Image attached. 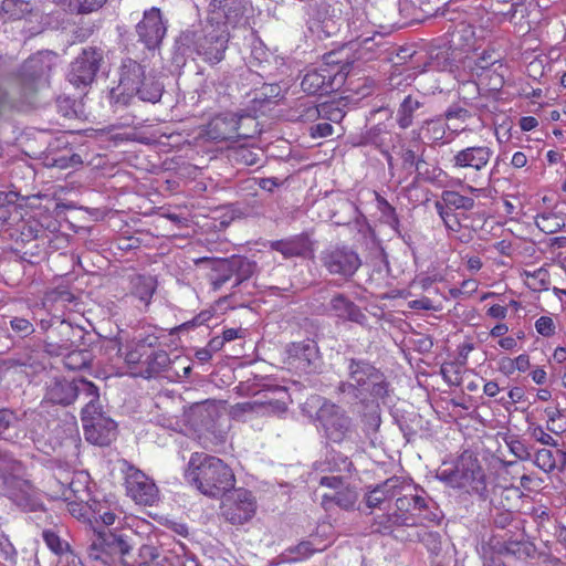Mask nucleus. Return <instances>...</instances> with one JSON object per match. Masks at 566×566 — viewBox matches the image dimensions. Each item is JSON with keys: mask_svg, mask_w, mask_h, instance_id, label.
<instances>
[{"mask_svg": "<svg viewBox=\"0 0 566 566\" xmlns=\"http://www.w3.org/2000/svg\"><path fill=\"white\" fill-rule=\"evenodd\" d=\"M19 424V418L17 413L10 409H0V434H4V439L12 440L18 436L6 434V432L15 428Z\"/></svg>", "mask_w": 566, "mask_h": 566, "instance_id": "obj_49", "label": "nucleus"}, {"mask_svg": "<svg viewBox=\"0 0 566 566\" xmlns=\"http://www.w3.org/2000/svg\"><path fill=\"white\" fill-rule=\"evenodd\" d=\"M9 235L17 242H30L35 239L40 232V224L34 219H17L14 218L13 226L8 228Z\"/></svg>", "mask_w": 566, "mask_h": 566, "instance_id": "obj_31", "label": "nucleus"}, {"mask_svg": "<svg viewBox=\"0 0 566 566\" xmlns=\"http://www.w3.org/2000/svg\"><path fill=\"white\" fill-rule=\"evenodd\" d=\"M91 363V353L88 350H73L64 357V366L71 370H80L87 367Z\"/></svg>", "mask_w": 566, "mask_h": 566, "instance_id": "obj_46", "label": "nucleus"}, {"mask_svg": "<svg viewBox=\"0 0 566 566\" xmlns=\"http://www.w3.org/2000/svg\"><path fill=\"white\" fill-rule=\"evenodd\" d=\"M101 52L95 49H85L71 64L67 78L76 87L90 85L99 69Z\"/></svg>", "mask_w": 566, "mask_h": 566, "instance_id": "obj_14", "label": "nucleus"}, {"mask_svg": "<svg viewBox=\"0 0 566 566\" xmlns=\"http://www.w3.org/2000/svg\"><path fill=\"white\" fill-rule=\"evenodd\" d=\"M510 450L521 460H528L531 453L525 444L520 440H512L509 443Z\"/></svg>", "mask_w": 566, "mask_h": 566, "instance_id": "obj_63", "label": "nucleus"}, {"mask_svg": "<svg viewBox=\"0 0 566 566\" xmlns=\"http://www.w3.org/2000/svg\"><path fill=\"white\" fill-rule=\"evenodd\" d=\"M399 488L400 478L394 476L386 480L367 493L365 497L366 505L369 509H389L391 501L401 493Z\"/></svg>", "mask_w": 566, "mask_h": 566, "instance_id": "obj_22", "label": "nucleus"}, {"mask_svg": "<svg viewBox=\"0 0 566 566\" xmlns=\"http://www.w3.org/2000/svg\"><path fill=\"white\" fill-rule=\"evenodd\" d=\"M287 364L300 373L316 371L321 367V355L317 345L312 340L293 343L287 348Z\"/></svg>", "mask_w": 566, "mask_h": 566, "instance_id": "obj_18", "label": "nucleus"}, {"mask_svg": "<svg viewBox=\"0 0 566 566\" xmlns=\"http://www.w3.org/2000/svg\"><path fill=\"white\" fill-rule=\"evenodd\" d=\"M331 52L324 56V63L306 71L301 86L311 95L327 94L337 91L348 74V63H343Z\"/></svg>", "mask_w": 566, "mask_h": 566, "instance_id": "obj_6", "label": "nucleus"}, {"mask_svg": "<svg viewBox=\"0 0 566 566\" xmlns=\"http://www.w3.org/2000/svg\"><path fill=\"white\" fill-rule=\"evenodd\" d=\"M106 0H70V11L76 13H88L99 9Z\"/></svg>", "mask_w": 566, "mask_h": 566, "instance_id": "obj_53", "label": "nucleus"}, {"mask_svg": "<svg viewBox=\"0 0 566 566\" xmlns=\"http://www.w3.org/2000/svg\"><path fill=\"white\" fill-rule=\"evenodd\" d=\"M534 464L544 472L563 469L566 465V452L559 449L551 450L542 448L536 451Z\"/></svg>", "mask_w": 566, "mask_h": 566, "instance_id": "obj_30", "label": "nucleus"}, {"mask_svg": "<svg viewBox=\"0 0 566 566\" xmlns=\"http://www.w3.org/2000/svg\"><path fill=\"white\" fill-rule=\"evenodd\" d=\"M319 484L332 490L322 495V505L325 510H329L333 503L343 510H353L355 507L358 493L355 489L345 486L339 475L323 476L319 480Z\"/></svg>", "mask_w": 566, "mask_h": 566, "instance_id": "obj_16", "label": "nucleus"}, {"mask_svg": "<svg viewBox=\"0 0 566 566\" xmlns=\"http://www.w3.org/2000/svg\"><path fill=\"white\" fill-rule=\"evenodd\" d=\"M231 158L234 163L245 166H254L260 161L259 154L247 147L235 148L231 154Z\"/></svg>", "mask_w": 566, "mask_h": 566, "instance_id": "obj_52", "label": "nucleus"}, {"mask_svg": "<svg viewBox=\"0 0 566 566\" xmlns=\"http://www.w3.org/2000/svg\"><path fill=\"white\" fill-rule=\"evenodd\" d=\"M9 325H10L11 329L19 337H22V338L28 337L34 333L33 324L24 317H19V316L11 317L9 321Z\"/></svg>", "mask_w": 566, "mask_h": 566, "instance_id": "obj_54", "label": "nucleus"}, {"mask_svg": "<svg viewBox=\"0 0 566 566\" xmlns=\"http://www.w3.org/2000/svg\"><path fill=\"white\" fill-rule=\"evenodd\" d=\"M137 33L148 49H154L161 42L166 27L158 9L153 8L145 12L143 20L137 24Z\"/></svg>", "mask_w": 566, "mask_h": 566, "instance_id": "obj_20", "label": "nucleus"}, {"mask_svg": "<svg viewBox=\"0 0 566 566\" xmlns=\"http://www.w3.org/2000/svg\"><path fill=\"white\" fill-rule=\"evenodd\" d=\"M82 386V395L80 398L85 400V406L82 409L81 419L83 426H85L86 422L95 421L97 420L96 418H104L105 416L102 412V406L99 403L98 388L91 381Z\"/></svg>", "mask_w": 566, "mask_h": 566, "instance_id": "obj_28", "label": "nucleus"}, {"mask_svg": "<svg viewBox=\"0 0 566 566\" xmlns=\"http://www.w3.org/2000/svg\"><path fill=\"white\" fill-rule=\"evenodd\" d=\"M422 105L423 103L420 99L411 95L406 96L397 111L396 120L398 126L402 129L410 127L413 123L416 112L422 107Z\"/></svg>", "mask_w": 566, "mask_h": 566, "instance_id": "obj_34", "label": "nucleus"}, {"mask_svg": "<svg viewBox=\"0 0 566 566\" xmlns=\"http://www.w3.org/2000/svg\"><path fill=\"white\" fill-rule=\"evenodd\" d=\"M130 545L124 534L102 531L93 527L91 544L87 548L92 560L101 562L104 566L113 565L130 551Z\"/></svg>", "mask_w": 566, "mask_h": 566, "instance_id": "obj_8", "label": "nucleus"}, {"mask_svg": "<svg viewBox=\"0 0 566 566\" xmlns=\"http://www.w3.org/2000/svg\"><path fill=\"white\" fill-rule=\"evenodd\" d=\"M96 419L83 426L85 438L93 444L107 446L116 436V423L107 417Z\"/></svg>", "mask_w": 566, "mask_h": 566, "instance_id": "obj_23", "label": "nucleus"}, {"mask_svg": "<svg viewBox=\"0 0 566 566\" xmlns=\"http://www.w3.org/2000/svg\"><path fill=\"white\" fill-rule=\"evenodd\" d=\"M494 155V150L489 145L465 146L453 151L449 159L450 166L455 171H464L465 178L478 184L482 174L486 170Z\"/></svg>", "mask_w": 566, "mask_h": 566, "instance_id": "obj_9", "label": "nucleus"}, {"mask_svg": "<svg viewBox=\"0 0 566 566\" xmlns=\"http://www.w3.org/2000/svg\"><path fill=\"white\" fill-rule=\"evenodd\" d=\"M465 475L467 481H464L465 483L462 489H465L469 493L476 494L484 501L491 497V491L485 474L476 461L470 459L467 462Z\"/></svg>", "mask_w": 566, "mask_h": 566, "instance_id": "obj_25", "label": "nucleus"}, {"mask_svg": "<svg viewBox=\"0 0 566 566\" xmlns=\"http://www.w3.org/2000/svg\"><path fill=\"white\" fill-rule=\"evenodd\" d=\"M90 381L83 378L69 380L53 378L46 384L44 399L54 405L69 406L82 395V385Z\"/></svg>", "mask_w": 566, "mask_h": 566, "instance_id": "obj_19", "label": "nucleus"}, {"mask_svg": "<svg viewBox=\"0 0 566 566\" xmlns=\"http://www.w3.org/2000/svg\"><path fill=\"white\" fill-rule=\"evenodd\" d=\"M147 350H143L135 343L134 346L126 353L125 360L128 365H142L144 366L145 355Z\"/></svg>", "mask_w": 566, "mask_h": 566, "instance_id": "obj_60", "label": "nucleus"}, {"mask_svg": "<svg viewBox=\"0 0 566 566\" xmlns=\"http://www.w3.org/2000/svg\"><path fill=\"white\" fill-rule=\"evenodd\" d=\"M157 282L150 275H137L132 280V294L147 307L155 293Z\"/></svg>", "mask_w": 566, "mask_h": 566, "instance_id": "obj_32", "label": "nucleus"}, {"mask_svg": "<svg viewBox=\"0 0 566 566\" xmlns=\"http://www.w3.org/2000/svg\"><path fill=\"white\" fill-rule=\"evenodd\" d=\"M402 166L406 170L420 169V165L423 163L422 159H418L416 153L411 149H405L401 151Z\"/></svg>", "mask_w": 566, "mask_h": 566, "instance_id": "obj_61", "label": "nucleus"}, {"mask_svg": "<svg viewBox=\"0 0 566 566\" xmlns=\"http://www.w3.org/2000/svg\"><path fill=\"white\" fill-rule=\"evenodd\" d=\"M186 480L210 497H220L233 489L234 474L221 459L203 453L191 454L185 472Z\"/></svg>", "mask_w": 566, "mask_h": 566, "instance_id": "obj_3", "label": "nucleus"}, {"mask_svg": "<svg viewBox=\"0 0 566 566\" xmlns=\"http://www.w3.org/2000/svg\"><path fill=\"white\" fill-rule=\"evenodd\" d=\"M0 478L6 493L18 506L35 512L42 509L36 491L25 479L24 465L10 453L0 450Z\"/></svg>", "mask_w": 566, "mask_h": 566, "instance_id": "obj_5", "label": "nucleus"}, {"mask_svg": "<svg viewBox=\"0 0 566 566\" xmlns=\"http://www.w3.org/2000/svg\"><path fill=\"white\" fill-rule=\"evenodd\" d=\"M444 207L451 210L470 211L474 208L475 201L472 197L464 196L454 190H444L439 200Z\"/></svg>", "mask_w": 566, "mask_h": 566, "instance_id": "obj_36", "label": "nucleus"}, {"mask_svg": "<svg viewBox=\"0 0 566 566\" xmlns=\"http://www.w3.org/2000/svg\"><path fill=\"white\" fill-rule=\"evenodd\" d=\"M535 224L542 232L552 234L563 229L565 227V221L556 213L544 212L536 216Z\"/></svg>", "mask_w": 566, "mask_h": 566, "instance_id": "obj_41", "label": "nucleus"}, {"mask_svg": "<svg viewBox=\"0 0 566 566\" xmlns=\"http://www.w3.org/2000/svg\"><path fill=\"white\" fill-rule=\"evenodd\" d=\"M319 118L327 119L332 123H339L344 116V111L337 103H323L319 105Z\"/></svg>", "mask_w": 566, "mask_h": 566, "instance_id": "obj_51", "label": "nucleus"}, {"mask_svg": "<svg viewBox=\"0 0 566 566\" xmlns=\"http://www.w3.org/2000/svg\"><path fill=\"white\" fill-rule=\"evenodd\" d=\"M389 135L384 128L377 126L371 128L366 135V142L378 147L385 144L386 136Z\"/></svg>", "mask_w": 566, "mask_h": 566, "instance_id": "obj_62", "label": "nucleus"}, {"mask_svg": "<svg viewBox=\"0 0 566 566\" xmlns=\"http://www.w3.org/2000/svg\"><path fill=\"white\" fill-rule=\"evenodd\" d=\"M444 120H453V119H458L462 123H464L465 120H468L470 117H471V114L470 112L464 108V107H461L459 105H452L450 106L446 112H444Z\"/></svg>", "mask_w": 566, "mask_h": 566, "instance_id": "obj_59", "label": "nucleus"}, {"mask_svg": "<svg viewBox=\"0 0 566 566\" xmlns=\"http://www.w3.org/2000/svg\"><path fill=\"white\" fill-rule=\"evenodd\" d=\"M125 488L127 495L137 504L154 505L159 499V490L155 482L132 465L125 471Z\"/></svg>", "mask_w": 566, "mask_h": 566, "instance_id": "obj_12", "label": "nucleus"}, {"mask_svg": "<svg viewBox=\"0 0 566 566\" xmlns=\"http://www.w3.org/2000/svg\"><path fill=\"white\" fill-rule=\"evenodd\" d=\"M229 25L223 22H206L191 34V43L196 53L205 61L218 63L223 59L229 41Z\"/></svg>", "mask_w": 566, "mask_h": 566, "instance_id": "obj_7", "label": "nucleus"}, {"mask_svg": "<svg viewBox=\"0 0 566 566\" xmlns=\"http://www.w3.org/2000/svg\"><path fill=\"white\" fill-rule=\"evenodd\" d=\"M317 421L326 439L334 443L350 440L355 433L352 418L339 406L324 402L317 411Z\"/></svg>", "mask_w": 566, "mask_h": 566, "instance_id": "obj_10", "label": "nucleus"}, {"mask_svg": "<svg viewBox=\"0 0 566 566\" xmlns=\"http://www.w3.org/2000/svg\"><path fill=\"white\" fill-rule=\"evenodd\" d=\"M349 31L354 40L370 50L369 42H371L375 35L378 33L375 28L376 24L369 21L368 13L364 9H353L352 17L348 21Z\"/></svg>", "mask_w": 566, "mask_h": 566, "instance_id": "obj_21", "label": "nucleus"}, {"mask_svg": "<svg viewBox=\"0 0 566 566\" xmlns=\"http://www.w3.org/2000/svg\"><path fill=\"white\" fill-rule=\"evenodd\" d=\"M169 364V357L166 352L164 350H151L148 352L145 355V374L146 377H151L154 375L159 374L163 371L167 365Z\"/></svg>", "mask_w": 566, "mask_h": 566, "instance_id": "obj_39", "label": "nucleus"}, {"mask_svg": "<svg viewBox=\"0 0 566 566\" xmlns=\"http://www.w3.org/2000/svg\"><path fill=\"white\" fill-rule=\"evenodd\" d=\"M449 128L447 122L439 117L424 120L421 126V133L431 146H443L451 142L447 133Z\"/></svg>", "mask_w": 566, "mask_h": 566, "instance_id": "obj_29", "label": "nucleus"}, {"mask_svg": "<svg viewBox=\"0 0 566 566\" xmlns=\"http://www.w3.org/2000/svg\"><path fill=\"white\" fill-rule=\"evenodd\" d=\"M347 371V379L338 386L340 392L360 400L379 399L388 394L389 384L385 375L369 361L350 358Z\"/></svg>", "mask_w": 566, "mask_h": 566, "instance_id": "obj_4", "label": "nucleus"}, {"mask_svg": "<svg viewBox=\"0 0 566 566\" xmlns=\"http://www.w3.org/2000/svg\"><path fill=\"white\" fill-rule=\"evenodd\" d=\"M164 85L155 77H147L145 69L132 59L124 60L119 72V82L109 91V103L114 107H125L135 97L143 102L157 103L161 98Z\"/></svg>", "mask_w": 566, "mask_h": 566, "instance_id": "obj_2", "label": "nucleus"}, {"mask_svg": "<svg viewBox=\"0 0 566 566\" xmlns=\"http://www.w3.org/2000/svg\"><path fill=\"white\" fill-rule=\"evenodd\" d=\"M324 268L334 275L344 279L352 277L359 269L361 261L359 255L347 245H329L321 254Z\"/></svg>", "mask_w": 566, "mask_h": 566, "instance_id": "obj_11", "label": "nucleus"}, {"mask_svg": "<svg viewBox=\"0 0 566 566\" xmlns=\"http://www.w3.org/2000/svg\"><path fill=\"white\" fill-rule=\"evenodd\" d=\"M535 329L543 337H552L557 332V324L551 316H541L535 321Z\"/></svg>", "mask_w": 566, "mask_h": 566, "instance_id": "obj_55", "label": "nucleus"}, {"mask_svg": "<svg viewBox=\"0 0 566 566\" xmlns=\"http://www.w3.org/2000/svg\"><path fill=\"white\" fill-rule=\"evenodd\" d=\"M467 463L462 459L454 468L441 469L437 476L440 481L447 483L452 488L462 489L465 480Z\"/></svg>", "mask_w": 566, "mask_h": 566, "instance_id": "obj_37", "label": "nucleus"}, {"mask_svg": "<svg viewBox=\"0 0 566 566\" xmlns=\"http://www.w3.org/2000/svg\"><path fill=\"white\" fill-rule=\"evenodd\" d=\"M526 285L536 292L546 291L549 286V273L546 269L539 268L534 271H525Z\"/></svg>", "mask_w": 566, "mask_h": 566, "instance_id": "obj_43", "label": "nucleus"}, {"mask_svg": "<svg viewBox=\"0 0 566 566\" xmlns=\"http://www.w3.org/2000/svg\"><path fill=\"white\" fill-rule=\"evenodd\" d=\"M255 501L250 491L239 489L222 503V514L231 524H244L255 513Z\"/></svg>", "mask_w": 566, "mask_h": 566, "instance_id": "obj_17", "label": "nucleus"}, {"mask_svg": "<svg viewBox=\"0 0 566 566\" xmlns=\"http://www.w3.org/2000/svg\"><path fill=\"white\" fill-rule=\"evenodd\" d=\"M1 8L13 20L22 19L32 10L31 3L24 0H3Z\"/></svg>", "mask_w": 566, "mask_h": 566, "instance_id": "obj_45", "label": "nucleus"}, {"mask_svg": "<svg viewBox=\"0 0 566 566\" xmlns=\"http://www.w3.org/2000/svg\"><path fill=\"white\" fill-rule=\"evenodd\" d=\"M331 310L343 321H349L358 325H367V316L354 302L343 294H337L331 300Z\"/></svg>", "mask_w": 566, "mask_h": 566, "instance_id": "obj_26", "label": "nucleus"}, {"mask_svg": "<svg viewBox=\"0 0 566 566\" xmlns=\"http://www.w3.org/2000/svg\"><path fill=\"white\" fill-rule=\"evenodd\" d=\"M56 55L52 52H39L28 59L21 67L23 84L33 91L48 83L50 73L55 65Z\"/></svg>", "mask_w": 566, "mask_h": 566, "instance_id": "obj_13", "label": "nucleus"}, {"mask_svg": "<svg viewBox=\"0 0 566 566\" xmlns=\"http://www.w3.org/2000/svg\"><path fill=\"white\" fill-rule=\"evenodd\" d=\"M18 192L14 191H0V227H7L6 230L11 228V226H13L14 218L20 216V213L15 211L13 217L9 210V206L13 205L18 200ZM14 210L17 209L14 208Z\"/></svg>", "mask_w": 566, "mask_h": 566, "instance_id": "obj_40", "label": "nucleus"}, {"mask_svg": "<svg viewBox=\"0 0 566 566\" xmlns=\"http://www.w3.org/2000/svg\"><path fill=\"white\" fill-rule=\"evenodd\" d=\"M234 272L233 286H238L243 281L250 279L256 271V263L248 258L234 256L229 260Z\"/></svg>", "mask_w": 566, "mask_h": 566, "instance_id": "obj_38", "label": "nucleus"}, {"mask_svg": "<svg viewBox=\"0 0 566 566\" xmlns=\"http://www.w3.org/2000/svg\"><path fill=\"white\" fill-rule=\"evenodd\" d=\"M527 433L532 439H534L537 442H541L542 444L552 447L557 446L556 440L549 433L545 432L543 427L538 424L530 423L527 428Z\"/></svg>", "mask_w": 566, "mask_h": 566, "instance_id": "obj_56", "label": "nucleus"}, {"mask_svg": "<svg viewBox=\"0 0 566 566\" xmlns=\"http://www.w3.org/2000/svg\"><path fill=\"white\" fill-rule=\"evenodd\" d=\"M251 0H211L209 3V21L223 22L229 27L241 25Z\"/></svg>", "mask_w": 566, "mask_h": 566, "instance_id": "obj_15", "label": "nucleus"}, {"mask_svg": "<svg viewBox=\"0 0 566 566\" xmlns=\"http://www.w3.org/2000/svg\"><path fill=\"white\" fill-rule=\"evenodd\" d=\"M232 280L234 281V272L229 260L218 262L214 272L210 277L212 289L218 291Z\"/></svg>", "mask_w": 566, "mask_h": 566, "instance_id": "obj_42", "label": "nucleus"}, {"mask_svg": "<svg viewBox=\"0 0 566 566\" xmlns=\"http://www.w3.org/2000/svg\"><path fill=\"white\" fill-rule=\"evenodd\" d=\"M239 119L234 115L216 116L208 125V135L214 140H230L239 136Z\"/></svg>", "mask_w": 566, "mask_h": 566, "instance_id": "obj_27", "label": "nucleus"}, {"mask_svg": "<svg viewBox=\"0 0 566 566\" xmlns=\"http://www.w3.org/2000/svg\"><path fill=\"white\" fill-rule=\"evenodd\" d=\"M117 517L115 511L105 506L101 505L98 509L94 510L95 522H102L106 526L113 525Z\"/></svg>", "mask_w": 566, "mask_h": 566, "instance_id": "obj_58", "label": "nucleus"}, {"mask_svg": "<svg viewBox=\"0 0 566 566\" xmlns=\"http://www.w3.org/2000/svg\"><path fill=\"white\" fill-rule=\"evenodd\" d=\"M401 493L396 496V511L392 514L378 516L376 531L394 532V526H407L412 531L408 533L410 542L423 543L430 549H437L439 545L438 533L420 527L424 522L438 524L442 517L437 503L428 496L423 490L406 484L400 480Z\"/></svg>", "mask_w": 566, "mask_h": 566, "instance_id": "obj_1", "label": "nucleus"}, {"mask_svg": "<svg viewBox=\"0 0 566 566\" xmlns=\"http://www.w3.org/2000/svg\"><path fill=\"white\" fill-rule=\"evenodd\" d=\"M17 552L10 541L0 535V557L9 563L10 566H13L15 560Z\"/></svg>", "mask_w": 566, "mask_h": 566, "instance_id": "obj_57", "label": "nucleus"}, {"mask_svg": "<svg viewBox=\"0 0 566 566\" xmlns=\"http://www.w3.org/2000/svg\"><path fill=\"white\" fill-rule=\"evenodd\" d=\"M271 248L283 254L284 258H306L313 253V242L307 234H300L286 240L271 243Z\"/></svg>", "mask_w": 566, "mask_h": 566, "instance_id": "obj_24", "label": "nucleus"}, {"mask_svg": "<svg viewBox=\"0 0 566 566\" xmlns=\"http://www.w3.org/2000/svg\"><path fill=\"white\" fill-rule=\"evenodd\" d=\"M42 537L46 546L56 555H64L70 552L67 542L60 538V536L51 530H44Z\"/></svg>", "mask_w": 566, "mask_h": 566, "instance_id": "obj_48", "label": "nucleus"}, {"mask_svg": "<svg viewBox=\"0 0 566 566\" xmlns=\"http://www.w3.org/2000/svg\"><path fill=\"white\" fill-rule=\"evenodd\" d=\"M274 392L277 395L275 399H268L264 401H256L258 403L264 406L268 410L274 413H281L286 410L285 397L287 392L284 388H276Z\"/></svg>", "mask_w": 566, "mask_h": 566, "instance_id": "obj_50", "label": "nucleus"}, {"mask_svg": "<svg viewBox=\"0 0 566 566\" xmlns=\"http://www.w3.org/2000/svg\"><path fill=\"white\" fill-rule=\"evenodd\" d=\"M547 430L560 434L566 431V416L555 407L545 409Z\"/></svg>", "mask_w": 566, "mask_h": 566, "instance_id": "obj_44", "label": "nucleus"}, {"mask_svg": "<svg viewBox=\"0 0 566 566\" xmlns=\"http://www.w3.org/2000/svg\"><path fill=\"white\" fill-rule=\"evenodd\" d=\"M136 344L143 350H156L155 347L158 345V337L154 334H148L146 336H139Z\"/></svg>", "mask_w": 566, "mask_h": 566, "instance_id": "obj_64", "label": "nucleus"}, {"mask_svg": "<svg viewBox=\"0 0 566 566\" xmlns=\"http://www.w3.org/2000/svg\"><path fill=\"white\" fill-rule=\"evenodd\" d=\"M434 208L441 220L443 221L444 227L452 232H459L461 229V223L458 216L453 212V210L448 209L440 201L434 202Z\"/></svg>", "mask_w": 566, "mask_h": 566, "instance_id": "obj_47", "label": "nucleus"}, {"mask_svg": "<svg viewBox=\"0 0 566 566\" xmlns=\"http://www.w3.org/2000/svg\"><path fill=\"white\" fill-rule=\"evenodd\" d=\"M451 42L461 50H474L476 46V38L473 27L465 22L458 23L451 32Z\"/></svg>", "mask_w": 566, "mask_h": 566, "instance_id": "obj_33", "label": "nucleus"}, {"mask_svg": "<svg viewBox=\"0 0 566 566\" xmlns=\"http://www.w3.org/2000/svg\"><path fill=\"white\" fill-rule=\"evenodd\" d=\"M319 105L308 98H300L292 108L291 118L301 122H315L319 118Z\"/></svg>", "mask_w": 566, "mask_h": 566, "instance_id": "obj_35", "label": "nucleus"}]
</instances>
